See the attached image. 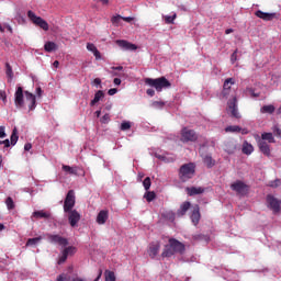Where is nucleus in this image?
Listing matches in <instances>:
<instances>
[{
	"label": "nucleus",
	"instance_id": "18",
	"mask_svg": "<svg viewBox=\"0 0 281 281\" xmlns=\"http://www.w3.org/2000/svg\"><path fill=\"white\" fill-rule=\"evenodd\" d=\"M255 14L258 19H262V21H273V19H276V13H267L260 10L256 11Z\"/></svg>",
	"mask_w": 281,
	"mask_h": 281
},
{
	"label": "nucleus",
	"instance_id": "23",
	"mask_svg": "<svg viewBox=\"0 0 281 281\" xmlns=\"http://www.w3.org/2000/svg\"><path fill=\"white\" fill-rule=\"evenodd\" d=\"M87 49H88V52H92V54L97 58V60H100V58H101L100 50H98L95 45H93L92 43H88L87 44Z\"/></svg>",
	"mask_w": 281,
	"mask_h": 281
},
{
	"label": "nucleus",
	"instance_id": "9",
	"mask_svg": "<svg viewBox=\"0 0 281 281\" xmlns=\"http://www.w3.org/2000/svg\"><path fill=\"white\" fill-rule=\"evenodd\" d=\"M232 190H234V192H237V194H240L241 196L247 194V191L249 190V187H247V184H245V182L243 181H236L231 186Z\"/></svg>",
	"mask_w": 281,
	"mask_h": 281
},
{
	"label": "nucleus",
	"instance_id": "54",
	"mask_svg": "<svg viewBox=\"0 0 281 281\" xmlns=\"http://www.w3.org/2000/svg\"><path fill=\"white\" fill-rule=\"evenodd\" d=\"M92 85H94V87H100V89H102V79L101 78H95L93 81H92Z\"/></svg>",
	"mask_w": 281,
	"mask_h": 281
},
{
	"label": "nucleus",
	"instance_id": "50",
	"mask_svg": "<svg viewBox=\"0 0 281 281\" xmlns=\"http://www.w3.org/2000/svg\"><path fill=\"white\" fill-rule=\"evenodd\" d=\"M8 134H5V126L1 125L0 126V139H4V137H7Z\"/></svg>",
	"mask_w": 281,
	"mask_h": 281
},
{
	"label": "nucleus",
	"instance_id": "24",
	"mask_svg": "<svg viewBox=\"0 0 281 281\" xmlns=\"http://www.w3.org/2000/svg\"><path fill=\"white\" fill-rule=\"evenodd\" d=\"M50 214L48 212L45 211H35L32 215V221H34V218H49Z\"/></svg>",
	"mask_w": 281,
	"mask_h": 281
},
{
	"label": "nucleus",
	"instance_id": "53",
	"mask_svg": "<svg viewBox=\"0 0 281 281\" xmlns=\"http://www.w3.org/2000/svg\"><path fill=\"white\" fill-rule=\"evenodd\" d=\"M238 49H236L231 56V63H236L238 60Z\"/></svg>",
	"mask_w": 281,
	"mask_h": 281
},
{
	"label": "nucleus",
	"instance_id": "33",
	"mask_svg": "<svg viewBox=\"0 0 281 281\" xmlns=\"http://www.w3.org/2000/svg\"><path fill=\"white\" fill-rule=\"evenodd\" d=\"M63 170L64 172H67L68 175H78V169L74 168V167H69L67 165H63Z\"/></svg>",
	"mask_w": 281,
	"mask_h": 281
},
{
	"label": "nucleus",
	"instance_id": "45",
	"mask_svg": "<svg viewBox=\"0 0 281 281\" xmlns=\"http://www.w3.org/2000/svg\"><path fill=\"white\" fill-rule=\"evenodd\" d=\"M120 21H122V15H114V16L112 18V23H113L114 25H120Z\"/></svg>",
	"mask_w": 281,
	"mask_h": 281
},
{
	"label": "nucleus",
	"instance_id": "20",
	"mask_svg": "<svg viewBox=\"0 0 281 281\" xmlns=\"http://www.w3.org/2000/svg\"><path fill=\"white\" fill-rule=\"evenodd\" d=\"M159 249H161V245H159L158 241L151 243L149 246V256L151 258H155V256H157V254H159Z\"/></svg>",
	"mask_w": 281,
	"mask_h": 281
},
{
	"label": "nucleus",
	"instance_id": "61",
	"mask_svg": "<svg viewBox=\"0 0 281 281\" xmlns=\"http://www.w3.org/2000/svg\"><path fill=\"white\" fill-rule=\"evenodd\" d=\"M147 95H150V98H153V95H155V90L154 89H147Z\"/></svg>",
	"mask_w": 281,
	"mask_h": 281
},
{
	"label": "nucleus",
	"instance_id": "56",
	"mask_svg": "<svg viewBox=\"0 0 281 281\" xmlns=\"http://www.w3.org/2000/svg\"><path fill=\"white\" fill-rule=\"evenodd\" d=\"M35 93H36L37 98H43V89H41V87H37L35 89Z\"/></svg>",
	"mask_w": 281,
	"mask_h": 281
},
{
	"label": "nucleus",
	"instance_id": "15",
	"mask_svg": "<svg viewBox=\"0 0 281 281\" xmlns=\"http://www.w3.org/2000/svg\"><path fill=\"white\" fill-rule=\"evenodd\" d=\"M267 203L269 207L274 212V214L280 212V201H278V199L273 198L272 195H268Z\"/></svg>",
	"mask_w": 281,
	"mask_h": 281
},
{
	"label": "nucleus",
	"instance_id": "42",
	"mask_svg": "<svg viewBox=\"0 0 281 281\" xmlns=\"http://www.w3.org/2000/svg\"><path fill=\"white\" fill-rule=\"evenodd\" d=\"M143 186L146 191L150 190L151 182L149 177L145 178V180L143 181Z\"/></svg>",
	"mask_w": 281,
	"mask_h": 281
},
{
	"label": "nucleus",
	"instance_id": "46",
	"mask_svg": "<svg viewBox=\"0 0 281 281\" xmlns=\"http://www.w3.org/2000/svg\"><path fill=\"white\" fill-rule=\"evenodd\" d=\"M0 100L5 104L8 102V95L4 90H0Z\"/></svg>",
	"mask_w": 281,
	"mask_h": 281
},
{
	"label": "nucleus",
	"instance_id": "31",
	"mask_svg": "<svg viewBox=\"0 0 281 281\" xmlns=\"http://www.w3.org/2000/svg\"><path fill=\"white\" fill-rule=\"evenodd\" d=\"M10 140L11 146H16V142H19V131L16 127L13 128Z\"/></svg>",
	"mask_w": 281,
	"mask_h": 281
},
{
	"label": "nucleus",
	"instance_id": "32",
	"mask_svg": "<svg viewBox=\"0 0 281 281\" xmlns=\"http://www.w3.org/2000/svg\"><path fill=\"white\" fill-rule=\"evenodd\" d=\"M203 161H204L205 166H207V168H212L216 164V161H214V159H212L211 155L203 156Z\"/></svg>",
	"mask_w": 281,
	"mask_h": 281
},
{
	"label": "nucleus",
	"instance_id": "28",
	"mask_svg": "<svg viewBox=\"0 0 281 281\" xmlns=\"http://www.w3.org/2000/svg\"><path fill=\"white\" fill-rule=\"evenodd\" d=\"M190 210V202H184L181 204L180 210L178 211V216H183L186 212Z\"/></svg>",
	"mask_w": 281,
	"mask_h": 281
},
{
	"label": "nucleus",
	"instance_id": "43",
	"mask_svg": "<svg viewBox=\"0 0 281 281\" xmlns=\"http://www.w3.org/2000/svg\"><path fill=\"white\" fill-rule=\"evenodd\" d=\"M5 203H7L8 210H14V201L12 200V198H8Z\"/></svg>",
	"mask_w": 281,
	"mask_h": 281
},
{
	"label": "nucleus",
	"instance_id": "27",
	"mask_svg": "<svg viewBox=\"0 0 281 281\" xmlns=\"http://www.w3.org/2000/svg\"><path fill=\"white\" fill-rule=\"evenodd\" d=\"M102 98H104V92H102V90L97 91V93L94 94V100L90 102V106H95V104H98V102L102 100Z\"/></svg>",
	"mask_w": 281,
	"mask_h": 281
},
{
	"label": "nucleus",
	"instance_id": "60",
	"mask_svg": "<svg viewBox=\"0 0 281 281\" xmlns=\"http://www.w3.org/2000/svg\"><path fill=\"white\" fill-rule=\"evenodd\" d=\"M114 85H116V87H120V85H122V79L114 78Z\"/></svg>",
	"mask_w": 281,
	"mask_h": 281
},
{
	"label": "nucleus",
	"instance_id": "6",
	"mask_svg": "<svg viewBox=\"0 0 281 281\" xmlns=\"http://www.w3.org/2000/svg\"><path fill=\"white\" fill-rule=\"evenodd\" d=\"M198 137L196 132L193 130L184 127L181 131V142H196Z\"/></svg>",
	"mask_w": 281,
	"mask_h": 281
},
{
	"label": "nucleus",
	"instance_id": "35",
	"mask_svg": "<svg viewBox=\"0 0 281 281\" xmlns=\"http://www.w3.org/2000/svg\"><path fill=\"white\" fill-rule=\"evenodd\" d=\"M104 276H105V281H116L115 272H113L111 270H106Z\"/></svg>",
	"mask_w": 281,
	"mask_h": 281
},
{
	"label": "nucleus",
	"instance_id": "16",
	"mask_svg": "<svg viewBox=\"0 0 281 281\" xmlns=\"http://www.w3.org/2000/svg\"><path fill=\"white\" fill-rule=\"evenodd\" d=\"M233 85H236V79H234V78H228L224 81V89L222 92V95L224 98H227V95H229V90L232 89Z\"/></svg>",
	"mask_w": 281,
	"mask_h": 281
},
{
	"label": "nucleus",
	"instance_id": "55",
	"mask_svg": "<svg viewBox=\"0 0 281 281\" xmlns=\"http://www.w3.org/2000/svg\"><path fill=\"white\" fill-rule=\"evenodd\" d=\"M0 146H4V148H10V139L0 140Z\"/></svg>",
	"mask_w": 281,
	"mask_h": 281
},
{
	"label": "nucleus",
	"instance_id": "7",
	"mask_svg": "<svg viewBox=\"0 0 281 281\" xmlns=\"http://www.w3.org/2000/svg\"><path fill=\"white\" fill-rule=\"evenodd\" d=\"M46 238L48 243H52L53 245H59V247H67L69 243L67 241V238L61 237L60 235H46Z\"/></svg>",
	"mask_w": 281,
	"mask_h": 281
},
{
	"label": "nucleus",
	"instance_id": "2",
	"mask_svg": "<svg viewBox=\"0 0 281 281\" xmlns=\"http://www.w3.org/2000/svg\"><path fill=\"white\" fill-rule=\"evenodd\" d=\"M145 83H147L149 87H154L156 91L161 92L164 89H170V81L166 79V77H160V78H146Z\"/></svg>",
	"mask_w": 281,
	"mask_h": 281
},
{
	"label": "nucleus",
	"instance_id": "37",
	"mask_svg": "<svg viewBox=\"0 0 281 281\" xmlns=\"http://www.w3.org/2000/svg\"><path fill=\"white\" fill-rule=\"evenodd\" d=\"M7 70L5 74L9 78V82H12V78H14V74L12 72V67L10 66V64H5Z\"/></svg>",
	"mask_w": 281,
	"mask_h": 281
},
{
	"label": "nucleus",
	"instance_id": "8",
	"mask_svg": "<svg viewBox=\"0 0 281 281\" xmlns=\"http://www.w3.org/2000/svg\"><path fill=\"white\" fill-rule=\"evenodd\" d=\"M14 102H15L16 109H23L25 106V100H24L22 87L16 88V91L14 93Z\"/></svg>",
	"mask_w": 281,
	"mask_h": 281
},
{
	"label": "nucleus",
	"instance_id": "22",
	"mask_svg": "<svg viewBox=\"0 0 281 281\" xmlns=\"http://www.w3.org/2000/svg\"><path fill=\"white\" fill-rule=\"evenodd\" d=\"M187 192L189 196H194L195 194H203V192H205V189H203L202 187H191L187 188Z\"/></svg>",
	"mask_w": 281,
	"mask_h": 281
},
{
	"label": "nucleus",
	"instance_id": "47",
	"mask_svg": "<svg viewBox=\"0 0 281 281\" xmlns=\"http://www.w3.org/2000/svg\"><path fill=\"white\" fill-rule=\"evenodd\" d=\"M246 93H248V95L251 98H258V93L254 92V88H247Z\"/></svg>",
	"mask_w": 281,
	"mask_h": 281
},
{
	"label": "nucleus",
	"instance_id": "62",
	"mask_svg": "<svg viewBox=\"0 0 281 281\" xmlns=\"http://www.w3.org/2000/svg\"><path fill=\"white\" fill-rule=\"evenodd\" d=\"M121 19L123 21H126V23H131V21H133V18H131V16H127V18L121 16Z\"/></svg>",
	"mask_w": 281,
	"mask_h": 281
},
{
	"label": "nucleus",
	"instance_id": "19",
	"mask_svg": "<svg viewBox=\"0 0 281 281\" xmlns=\"http://www.w3.org/2000/svg\"><path fill=\"white\" fill-rule=\"evenodd\" d=\"M191 221L193 225H199V221H201V213L199 212V205L193 206Z\"/></svg>",
	"mask_w": 281,
	"mask_h": 281
},
{
	"label": "nucleus",
	"instance_id": "5",
	"mask_svg": "<svg viewBox=\"0 0 281 281\" xmlns=\"http://www.w3.org/2000/svg\"><path fill=\"white\" fill-rule=\"evenodd\" d=\"M76 205V193L74 190L68 191L65 202H64V212H70V210H74Z\"/></svg>",
	"mask_w": 281,
	"mask_h": 281
},
{
	"label": "nucleus",
	"instance_id": "44",
	"mask_svg": "<svg viewBox=\"0 0 281 281\" xmlns=\"http://www.w3.org/2000/svg\"><path fill=\"white\" fill-rule=\"evenodd\" d=\"M131 130V122L125 121L121 124V131H128Z\"/></svg>",
	"mask_w": 281,
	"mask_h": 281
},
{
	"label": "nucleus",
	"instance_id": "14",
	"mask_svg": "<svg viewBox=\"0 0 281 281\" xmlns=\"http://www.w3.org/2000/svg\"><path fill=\"white\" fill-rule=\"evenodd\" d=\"M25 100L29 105L30 111H34L36 109V95H34L30 91H24Z\"/></svg>",
	"mask_w": 281,
	"mask_h": 281
},
{
	"label": "nucleus",
	"instance_id": "13",
	"mask_svg": "<svg viewBox=\"0 0 281 281\" xmlns=\"http://www.w3.org/2000/svg\"><path fill=\"white\" fill-rule=\"evenodd\" d=\"M116 45H119L121 49H124V52H135V49H137V45L124 40H117Z\"/></svg>",
	"mask_w": 281,
	"mask_h": 281
},
{
	"label": "nucleus",
	"instance_id": "26",
	"mask_svg": "<svg viewBox=\"0 0 281 281\" xmlns=\"http://www.w3.org/2000/svg\"><path fill=\"white\" fill-rule=\"evenodd\" d=\"M241 150L244 155H251V153H254V145L248 142H244Z\"/></svg>",
	"mask_w": 281,
	"mask_h": 281
},
{
	"label": "nucleus",
	"instance_id": "57",
	"mask_svg": "<svg viewBox=\"0 0 281 281\" xmlns=\"http://www.w3.org/2000/svg\"><path fill=\"white\" fill-rule=\"evenodd\" d=\"M281 181L278 179L276 181L270 182V188H278L280 186Z\"/></svg>",
	"mask_w": 281,
	"mask_h": 281
},
{
	"label": "nucleus",
	"instance_id": "58",
	"mask_svg": "<svg viewBox=\"0 0 281 281\" xmlns=\"http://www.w3.org/2000/svg\"><path fill=\"white\" fill-rule=\"evenodd\" d=\"M109 95H115V93H117V89L116 88H112L108 91Z\"/></svg>",
	"mask_w": 281,
	"mask_h": 281
},
{
	"label": "nucleus",
	"instance_id": "10",
	"mask_svg": "<svg viewBox=\"0 0 281 281\" xmlns=\"http://www.w3.org/2000/svg\"><path fill=\"white\" fill-rule=\"evenodd\" d=\"M227 113L233 117H240V113H238V105L236 104V98L228 101Z\"/></svg>",
	"mask_w": 281,
	"mask_h": 281
},
{
	"label": "nucleus",
	"instance_id": "4",
	"mask_svg": "<svg viewBox=\"0 0 281 281\" xmlns=\"http://www.w3.org/2000/svg\"><path fill=\"white\" fill-rule=\"evenodd\" d=\"M180 179L181 181H188L194 177V164H186L180 168Z\"/></svg>",
	"mask_w": 281,
	"mask_h": 281
},
{
	"label": "nucleus",
	"instance_id": "12",
	"mask_svg": "<svg viewBox=\"0 0 281 281\" xmlns=\"http://www.w3.org/2000/svg\"><path fill=\"white\" fill-rule=\"evenodd\" d=\"M66 214H68V221L71 225V227H76L78 225V222L80 221V213L76 210L67 211Z\"/></svg>",
	"mask_w": 281,
	"mask_h": 281
},
{
	"label": "nucleus",
	"instance_id": "49",
	"mask_svg": "<svg viewBox=\"0 0 281 281\" xmlns=\"http://www.w3.org/2000/svg\"><path fill=\"white\" fill-rule=\"evenodd\" d=\"M157 159H160V161H172V159L168 158V156L156 154Z\"/></svg>",
	"mask_w": 281,
	"mask_h": 281
},
{
	"label": "nucleus",
	"instance_id": "39",
	"mask_svg": "<svg viewBox=\"0 0 281 281\" xmlns=\"http://www.w3.org/2000/svg\"><path fill=\"white\" fill-rule=\"evenodd\" d=\"M224 150L228 153V155H232L236 150V145L234 143H229V146L226 145Z\"/></svg>",
	"mask_w": 281,
	"mask_h": 281
},
{
	"label": "nucleus",
	"instance_id": "64",
	"mask_svg": "<svg viewBox=\"0 0 281 281\" xmlns=\"http://www.w3.org/2000/svg\"><path fill=\"white\" fill-rule=\"evenodd\" d=\"M4 27H7V30L12 33V26H10V24L4 23Z\"/></svg>",
	"mask_w": 281,
	"mask_h": 281
},
{
	"label": "nucleus",
	"instance_id": "38",
	"mask_svg": "<svg viewBox=\"0 0 281 281\" xmlns=\"http://www.w3.org/2000/svg\"><path fill=\"white\" fill-rule=\"evenodd\" d=\"M226 133H240V127L238 125L227 126L225 128Z\"/></svg>",
	"mask_w": 281,
	"mask_h": 281
},
{
	"label": "nucleus",
	"instance_id": "30",
	"mask_svg": "<svg viewBox=\"0 0 281 281\" xmlns=\"http://www.w3.org/2000/svg\"><path fill=\"white\" fill-rule=\"evenodd\" d=\"M41 240H43V237L30 238L26 241V247H36Z\"/></svg>",
	"mask_w": 281,
	"mask_h": 281
},
{
	"label": "nucleus",
	"instance_id": "3",
	"mask_svg": "<svg viewBox=\"0 0 281 281\" xmlns=\"http://www.w3.org/2000/svg\"><path fill=\"white\" fill-rule=\"evenodd\" d=\"M27 16L34 25H36L37 27H41V30H44V32H47V30H49V24L47 23V21H45V20H43V18L36 15V13H34V11H29Z\"/></svg>",
	"mask_w": 281,
	"mask_h": 281
},
{
	"label": "nucleus",
	"instance_id": "11",
	"mask_svg": "<svg viewBox=\"0 0 281 281\" xmlns=\"http://www.w3.org/2000/svg\"><path fill=\"white\" fill-rule=\"evenodd\" d=\"M74 254H76V247L74 246L66 247L61 251V256L59 257L58 265H63V262H65L67 258H69V256H74Z\"/></svg>",
	"mask_w": 281,
	"mask_h": 281
},
{
	"label": "nucleus",
	"instance_id": "48",
	"mask_svg": "<svg viewBox=\"0 0 281 281\" xmlns=\"http://www.w3.org/2000/svg\"><path fill=\"white\" fill-rule=\"evenodd\" d=\"M111 121V116L109 114H104L102 117H101V123L102 124H109V122Z\"/></svg>",
	"mask_w": 281,
	"mask_h": 281
},
{
	"label": "nucleus",
	"instance_id": "34",
	"mask_svg": "<svg viewBox=\"0 0 281 281\" xmlns=\"http://www.w3.org/2000/svg\"><path fill=\"white\" fill-rule=\"evenodd\" d=\"M165 23L168 25L175 23V19H177V13H173L172 15H164Z\"/></svg>",
	"mask_w": 281,
	"mask_h": 281
},
{
	"label": "nucleus",
	"instance_id": "29",
	"mask_svg": "<svg viewBox=\"0 0 281 281\" xmlns=\"http://www.w3.org/2000/svg\"><path fill=\"white\" fill-rule=\"evenodd\" d=\"M44 48H45V52L50 53V52H56L58 49V46L54 42H47L44 45Z\"/></svg>",
	"mask_w": 281,
	"mask_h": 281
},
{
	"label": "nucleus",
	"instance_id": "17",
	"mask_svg": "<svg viewBox=\"0 0 281 281\" xmlns=\"http://www.w3.org/2000/svg\"><path fill=\"white\" fill-rule=\"evenodd\" d=\"M106 221H109V211L106 210L100 211L99 214L97 215L98 225H104Z\"/></svg>",
	"mask_w": 281,
	"mask_h": 281
},
{
	"label": "nucleus",
	"instance_id": "63",
	"mask_svg": "<svg viewBox=\"0 0 281 281\" xmlns=\"http://www.w3.org/2000/svg\"><path fill=\"white\" fill-rule=\"evenodd\" d=\"M102 5H109V0H98Z\"/></svg>",
	"mask_w": 281,
	"mask_h": 281
},
{
	"label": "nucleus",
	"instance_id": "40",
	"mask_svg": "<svg viewBox=\"0 0 281 281\" xmlns=\"http://www.w3.org/2000/svg\"><path fill=\"white\" fill-rule=\"evenodd\" d=\"M144 199H146V201H148V203H150V201H154V200H155V192H153V191H147V192L144 194Z\"/></svg>",
	"mask_w": 281,
	"mask_h": 281
},
{
	"label": "nucleus",
	"instance_id": "1",
	"mask_svg": "<svg viewBox=\"0 0 281 281\" xmlns=\"http://www.w3.org/2000/svg\"><path fill=\"white\" fill-rule=\"evenodd\" d=\"M186 246H183L177 239H169V245L165 246L162 251V258H170L175 256V254H183Z\"/></svg>",
	"mask_w": 281,
	"mask_h": 281
},
{
	"label": "nucleus",
	"instance_id": "25",
	"mask_svg": "<svg viewBox=\"0 0 281 281\" xmlns=\"http://www.w3.org/2000/svg\"><path fill=\"white\" fill-rule=\"evenodd\" d=\"M261 142H268L269 144H276V138L272 133H263L261 135Z\"/></svg>",
	"mask_w": 281,
	"mask_h": 281
},
{
	"label": "nucleus",
	"instance_id": "21",
	"mask_svg": "<svg viewBox=\"0 0 281 281\" xmlns=\"http://www.w3.org/2000/svg\"><path fill=\"white\" fill-rule=\"evenodd\" d=\"M259 149L262 151L263 155L269 157L271 155V147L265 140H259Z\"/></svg>",
	"mask_w": 281,
	"mask_h": 281
},
{
	"label": "nucleus",
	"instance_id": "51",
	"mask_svg": "<svg viewBox=\"0 0 281 281\" xmlns=\"http://www.w3.org/2000/svg\"><path fill=\"white\" fill-rule=\"evenodd\" d=\"M273 134L277 136V137H281V130L280 127H278V125H274L273 128Z\"/></svg>",
	"mask_w": 281,
	"mask_h": 281
},
{
	"label": "nucleus",
	"instance_id": "59",
	"mask_svg": "<svg viewBox=\"0 0 281 281\" xmlns=\"http://www.w3.org/2000/svg\"><path fill=\"white\" fill-rule=\"evenodd\" d=\"M24 150H26V151L32 150V144L26 143V144L24 145Z\"/></svg>",
	"mask_w": 281,
	"mask_h": 281
},
{
	"label": "nucleus",
	"instance_id": "41",
	"mask_svg": "<svg viewBox=\"0 0 281 281\" xmlns=\"http://www.w3.org/2000/svg\"><path fill=\"white\" fill-rule=\"evenodd\" d=\"M166 103H164V101H154L153 103H151V106H153V109H164V105H165Z\"/></svg>",
	"mask_w": 281,
	"mask_h": 281
},
{
	"label": "nucleus",
	"instance_id": "52",
	"mask_svg": "<svg viewBox=\"0 0 281 281\" xmlns=\"http://www.w3.org/2000/svg\"><path fill=\"white\" fill-rule=\"evenodd\" d=\"M113 71H112V76H120L117 74V71H122V69H124V67L119 66V67H112Z\"/></svg>",
	"mask_w": 281,
	"mask_h": 281
},
{
	"label": "nucleus",
	"instance_id": "36",
	"mask_svg": "<svg viewBox=\"0 0 281 281\" xmlns=\"http://www.w3.org/2000/svg\"><path fill=\"white\" fill-rule=\"evenodd\" d=\"M276 111V106L273 105H263L260 110L261 113H273Z\"/></svg>",
	"mask_w": 281,
	"mask_h": 281
}]
</instances>
